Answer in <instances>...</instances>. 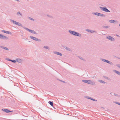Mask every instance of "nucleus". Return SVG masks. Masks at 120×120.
<instances>
[{
	"mask_svg": "<svg viewBox=\"0 0 120 120\" xmlns=\"http://www.w3.org/2000/svg\"><path fill=\"white\" fill-rule=\"evenodd\" d=\"M5 59L8 61H11V60L8 58H6Z\"/></svg>",
	"mask_w": 120,
	"mask_h": 120,
	"instance_id": "c756f323",
	"label": "nucleus"
},
{
	"mask_svg": "<svg viewBox=\"0 0 120 120\" xmlns=\"http://www.w3.org/2000/svg\"><path fill=\"white\" fill-rule=\"evenodd\" d=\"M0 48H2L3 49L6 50H8V49L7 47H6L2 46L0 45Z\"/></svg>",
	"mask_w": 120,
	"mask_h": 120,
	"instance_id": "f3484780",
	"label": "nucleus"
},
{
	"mask_svg": "<svg viewBox=\"0 0 120 120\" xmlns=\"http://www.w3.org/2000/svg\"><path fill=\"white\" fill-rule=\"evenodd\" d=\"M101 60L107 63L110 64L111 65H113V63L109 61L108 60H106L104 59H101Z\"/></svg>",
	"mask_w": 120,
	"mask_h": 120,
	"instance_id": "423d86ee",
	"label": "nucleus"
},
{
	"mask_svg": "<svg viewBox=\"0 0 120 120\" xmlns=\"http://www.w3.org/2000/svg\"><path fill=\"white\" fill-rule=\"evenodd\" d=\"M82 81L83 82L87 83L88 80H82Z\"/></svg>",
	"mask_w": 120,
	"mask_h": 120,
	"instance_id": "bb28decb",
	"label": "nucleus"
},
{
	"mask_svg": "<svg viewBox=\"0 0 120 120\" xmlns=\"http://www.w3.org/2000/svg\"><path fill=\"white\" fill-rule=\"evenodd\" d=\"M65 49L67 50H68L70 51H72L71 49L69 48L66 47L65 48Z\"/></svg>",
	"mask_w": 120,
	"mask_h": 120,
	"instance_id": "5701e85b",
	"label": "nucleus"
},
{
	"mask_svg": "<svg viewBox=\"0 0 120 120\" xmlns=\"http://www.w3.org/2000/svg\"><path fill=\"white\" fill-rule=\"evenodd\" d=\"M115 103L117 104H118V103H119V102H114Z\"/></svg>",
	"mask_w": 120,
	"mask_h": 120,
	"instance_id": "4c0bfd02",
	"label": "nucleus"
},
{
	"mask_svg": "<svg viewBox=\"0 0 120 120\" xmlns=\"http://www.w3.org/2000/svg\"><path fill=\"white\" fill-rule=\"evenodd\" d=\"M99 13L96 12L95 13H93V14L99 16Z\"/></svg>",
	"mask_w": 120,
	"mask_h": 120,
	"instance_id": "393cba45",
	"label": "nucleus"
},
{
	"mask_svg": "<svg viewBox=\"0 0 120 120\" xmlns=\"http://www.w3.org/2000/svg\"><path fill=\"white\" fill-rule=\"evenodd\" d=\"M78 57L79 59H81L83 60H84L83 59V58H82V57L81 56H79Z\"/></svg>",
	"mask_w": 120,
	"mask_h": 120,
	"instance_id": "c85d7f7f",
	"label": "nucleus"
},
{
	"mask_svg": "<svg viewBox=\"0 0 120 120\" xmlns=\"http://www.w3.org/2000/svg\"><path fill=\"white\" fill-rule=\"evenodd\" d=\"M10 20L11 22L12 23H13V24H15L17 25H18L19 26H22V27H23L22 26V24L19 22L15 21L11 19H10Z\"/></svg>",
	"mask_w": 120,
	"mask_h": 120,
	"instance_id": "f03ea898",
	"label": "nucleus"
},
{
	"mask_svg": "<svg viewBox=\"0 0 120 120\" xmlns=\"http://www.w3.org/2000/svg\"><path fill=\"white\" fill-rule=\"evenodd\" d=\"M16 0L17 1H19V0Z\"/></svg>",
	"mask_w": 120,
	"mask_h": 120,
	"instance_id": "ea45409f",
	"label": "nucleus"
},
{
	"mask_svg": "<svg viewBox=\"0 0 120 120\" xmlns=\"http://www.w3.org/2000/svg\"><path fill=\"white\" fill-rule=\"evenodd\" d=\"M104 77L105 78V79H107V80H110V79L108 77H107L105 76H104Z\"/></svg>",
	"mask_w": 120,
	"mask_h": 120,
	"instance_id": "a878e982",
	"label": "nucleus"
},
{
	"mask_svg": "<svg viewBox=\"0 0 120 120\" xmlns=\"http://www.w3.org/2000/svg\"><path fill=\"white\" fill-rule=\"evenodd\" d=\"M116 66L118 68H120V64H117Z\"/></svg>",
	"mask_w": 120,
	"mask_h": 120,
	"instance_id": "f704fd0d",
	"label": "nucleus"
},
{
	"mask_svg": "<svg viewBox=\"0 0 120 120\" xmlns=\"http://www.w3.org/2000/svg\"><path fill=\"white\" fill-rule=\"evenodd\" d=\"M113 71L114 72L116 73L118 75H120V72H119L117 70H114Z\"/></svg>",
	"mask_w": 120,
	"mask_h": 120,
	"instance_id": "6ab92c4d",
	"label": "nucleus"
},
{
	"mask_svg": "<svg viewBox=\"0 0 120 120\" xmlns=\"http://www.w3.org/2000/svg\"><path fill=\"white\" fill-rule=\"evenodd\" d=\"M10 20L11 22L12 23H13V24H15L17 25H18L19 26H22V27H23L22 26V24L19 22L15 21L11 19H10Z\"/></svg>",
	"mask_w": 120,
	"mask_h": 120,
	"instance_id": "7ed1b4c3",
	"label": "nucleus"
},
{
	"mask_svg": "<svg viewBox=\"0 0 120 120\" xmlns=\"http://www.w3.org/2000/svg\"><path fill=\"white\" fill-rule=\"evenodd\" d=\"M48 103L51 106H53V103L51 101H49Z\"/></svg>",
	"mask_w": 120,
	"mask_h": 120,
	"instance_id": "b1692460",
	"label": "nucleus"
},
{
	"mask_svg": "<svg viewBox=\"0 0 120 120\" xmlns=\"http://www.w3.org/2000/svg\"><path fill=\"white\" fill-rule=\"evenodd\" d=\"M44 48L46 49L49 50L50 49V48L48 46H44L43 47Z\"/></svg>",
	"mask_w": 120,
	"mask_h": 120,
	"instance_id": "4be33fe9",
	"label": "nucleus"
},
{
	"mask_svg": "<svg viewBox=\"0 0 120 120\" xmlns=\"http://www.w3.org/2000/svg\"><path fill=\"white\" fill-rule=\"evenodd\" d=\"M28 18L31 20H33V21L34 20V19H33L31 17H28Z\"/></svg>",
	"mask_w": 120,
	"mask_h": 120,
	"instance_id": "2f4dec72",
	"label": "nucleus"
},
{
	"mask_svg": "<svg viewBox=\"0 0 120 120\" xmlns=\"http://www.w3.org/2000/svg\"><path fill=\"white\" fill-rule=\"evenodd\" d=\"M106 38L107 39L112 41H114L115 40L114 38L110 36H107Z\"/></svg>",
	"mask_w": 120,
	"mask_h": 120,
	"instance_id": "0eeeda50",
	"label": "nucleus"
},
{
	"mask_svg": "<svg viewBox=\"0 0 120 120\" xmlns=\"http://www.w3.org/2000/svg\"><path fill=\"white\" fill-rule=\"evenodd\" d=\"M53 53L60 56H62V54L61 53L57 51L54 52Z\"/></svg>",
	"mask_w": 120,
	"mask_h": 120,
	"instance_id": "ddd939ff",
	"label": "nucleus"
},
{
	"mask_svg": "<svg viewBox=\"0 0 120 120\" xmlns=\"http://www.w3.org/2000/svg\"><path fill=\"white\" fill-rule=\"evenodd\" d=\"M119 25L120 27V24H119Z\"/></svg>",
	"mask_w": 120,
	"mask_h": 120,
	"instance_id": "37998d69",
	"label": "nucleus"
},
{
	"mask_svg": "<svg viewBox=\"0 0 120 120\" xmlns=\"http://www.w3.org/2000/svg\"><path fill=\"white\" fill-rule=\"evenodd\" d=\"M29 42H30V41H29Z\"/></svg>",
	"mask_w": 120,
	"mask_h": 120,
	"instance_id": "c03bdc74",
	"label": "nucleus"
},
{
	"mask_svg": "<svg viewBox=\"0 0 120 120\" xmlns=\"http://www.w3.org/2000/svg\"><path fill=\"white\" fill-rule=\"evenodd\" d=\"M1 31L2 32L7 34H12L10 32L5 31V30H2Z\"/></svg>",
	"mask_w": 120,
	"mask_h": 120,
	"instance_id": "9b49d317",
	"label": "nucleus"
},
{
	"mask_svg": "<svg viewBox=\"0 0 120 120\" xmlns=\"http://www.w3.org/2000/svg\"><path fill=\"white\" fill-rule=\"evenodd\" d=\"M22 27L25 29L26 30H27L33 34H37V33L36 32H35L34 30H30L28 28H26V27Z\"/></svg>",
	"mask_w": 120,
	"mask_h": 120,
	"instance_id": "20e7f679",
	"label": "nucleus"
},
{
	"mask_svg": "<svg viewBox=\"0 0 120 120\" xmlns=\"http://www.w3.org/2000/svg\"><path fill=\"white\" fill-rule=\"evenodd\" d=\"M16 61L19 63H21L22 60L20 59L17 58L16 59Z\"/></svg>",
	"mask_w": 120,
	"mask_h": 120,
	"instance_id": "2eb2a0df",
	"label": "nucleus"
},
{
	"mask_svg": "<svg viewBox=\"0 0 120 120\" xmlns=\"http://www.w3.org/2000/svg\"><path fill=\"white\" fill-rule=\"evenodd\" d=\"M2 110L7 113H8L9 112H13L12 111H10L9 110L7 109H2Z\"/></svg>",
	"mask_w": 120,
	"mask_h": 120,
	"instance_id": "9d476101",
	"label": "nucleus"
},
{
	"mask_svg": "<svg viewBox=\"0 0 120 120\" xmlns=\"http://www.w3.org/2000/svg\"><path fill=\"white\" fill-rule=\"evenodd\" d=\"M102 27L105 28H108V26H102Z\"/></svg>",
	"mask_w": 120,
	"mask_h": 120,
	"instance_id": "cd10ccee",
	"label": "nucleus"
},
{
	"mask_svg": "<svg viewBox=\"0 0 120 120\" xmlns=\"http://www.w3.org/2000/svg\"><path fill=\"white\" fill-rule=\"evenodd\" d=\"M115 103L117 104H118V103H119V102H114Z\"/></svg>",
	"mask_w": 120,
	"mask_h": 120,
	"instance_id": "e433bc0d",
	"label": "nucleus"
},
{
	"mask_svg": "<svg viewBox=\"0 0 120 120\" xmlns=\"http://www.w3.org/2000/svg\"><path fill=\"white\" fill-rule=\"evenodd\" d=\"M47 16L49 17H52L50 15H47Z\"/></svg>",
	"mask_w": 120,
	"mask_h": 120,
	"instance_id": "c9c22d12",
	"label": "nucleus"
},
{
	"mask_svg": "<svg viewBox=\"0 0 120 120\" xmlns=\"http://www.w3.org/2000/svg\"><path fill=\"white\" fill-rule=\"evenodd\" d=\"M87 83L91 85H94L95 83L94 82H93L90 80H88Z\"/></svg>",
	"mask_w": 120,
	"mask_h": 120,
	"instance_id": "f8f14e48",
	"label": "nucleus"
},
{
	"mask_svg": "<svg viewBox=\"0 0 120 120\" xmlns=\"http://www.w3.org/2000/svg\"><path fill=\"white\" fill-rule=\"evenodd\" d=\"M62 81V82H65L63 81Z\"/></svg>",
	"mask_w": 120,
	"mask_h": 120,
	"instance_id": "79ce46f5",
	"label": "nucleus"
},
{
	"mask_svg": "<svg viewBox=\"0 0 120 120\" xmlns=\"http://www.w3.org/2000/svg\"><path fill=\"white\" fill-rule=\"evenodd\" d=\"M116 58H118L119 59H120V58H119V57H116Z\"/></svg>",
	"mask_w": 120,
	"mask_h": 120,
	"instance_id": "a19ab883",
	"label": "nucleus"
},
{
	"mask_svg": "<svg viewBox=\"0 0 120 120\" xmlns=\"http://www.w3.org/2000/svg\"><path fill=\"white\" fill-rule=\"evenodd\" d=\"M30 37L31 39L34 40L39 41H41V40L39 39L36 37L32 36H30Z\"/></svg>",
	"mask_w": 120,
	"mask_h": 120,
	"instance_id": "1a4fd4ad",
	"label": "nucleus"
},
{
	"mask_svg": "<svg viewBox=\"0 0 120 120\" xmlns=\"http://www.w3.org/2000/svg\"><path fill=\"white\" fill-rule=\"evenodd\" d=\"M11 61L12 62L15 63L16 62V60H11Z\"/></svg>",
	"mask_w": 120,
	"mask_h": 120,
	"instance_id": "7c9ffc66",
	"label": "nucleus"
},
{
	"mask_svg": "<svg viewBox=\"0 0 120 120\" xmlns=\"http://www.w3.org/2000/svg\"><path fill=\"white\" fill-rule=\"evenodd\" d=\"M17 15H20L21 16H22V14H21V13H20V12L19 11L18 12H17Z\"/></svg>",
	"mask_w": 120,
	"mask_h": 120,
	"instance_id": "473e14b6",
	"label": "nucleus"
},
{
	"mask_svg": "<svg viewBox=\"0 0 120 120\" xmlns=\"http://www.w3.org/2000/svg\"><path fill=\"white\" fill-rule=\"evenodd\" d=\"M99 16L103 17H105V15L103 14L99 13Z\"/></svg>",
	"mask_w": 120,
	"mask_h": 120,
	"instance_id": "412c9836",
	"label": "nucleus"
},
{
	"mask_svg": "<svg viewBox=\"0 0 120 120\" xmlns=\"http://www.w3.org/2000/svg\"><path fill=\"white\" fill-rule=\"evenodd\" d=\"M109 21L111 23H115L116 21L113 20H109Z\"/></svg>",
	"mask_w": 120,
	"mask_h": 120,
	"instance_id": "a211bd4d",
	"label": "nucleus"
},
{
	"mask_svg": "<svg viewBox=\"0 0 120 120\" xmlns=\"http://www.w3.org/2000/svg\"><path fill=\"white\" fill-rule=\"evenodd\" d=\"M100 8L101 10L105 12H110V11L105 7H100Z\"/></svg>",
	"mask_w": 120,
	"mask_h": 120,
	"instance_id": "39448f33",
	"label": "nucleus"
},
{
	"mask_svg": "<svg viewBox=\"0 0 120 120\" xmlns=\"http://www.w3.org/2000/svg\"><path fill=\"white\" fill-rule=\"evenodd\" d=\"M0 39H2L3 40H8V38L5 36L0 34Z\"/></svg>",
	"mask_w": 120,
	"mask_h": 120,
	"instance_id": "6e6552de",
	"label": "nucleus"
},
{
	"mask_svg": "<svg viewBox=\"0 0 120 120\" xmlns=\"http://www.w3.org/2000/svg\"><path fill=\"white\" fill-rule=\"evenodd\" d=\"M85 98H87V99H90L91 100H92L93 101H97V100H96L95 99H94L93 98H92L90 97H89V96H86Z\"/></svg>",
	"mask_w": 120,
	"mask_h": 120,
	"instance_id": "4468645a",
	"label": "nucleus"
},
{
	"mask_svg": "<svg viewBox=\"0 0 120 120\" xmlns=\"http://www.w3.org/2000/svg\"><path fill=\"white\" fill-rule=\"evenodd\" d=\"M68 31L69 33L71 35L75 36H78L80 37H81V34L77 32L73 31L71 30H69Z\"/></svg>",
	"mask_w": 120,
	"mask_h": 120,
	"instance_id": "f257e3e1",
	"label": "nucleus"
},
{
	"mask_svg": "<svg viewBox=\"0 0 120 120\" xmlns=\"http://www.w3.org/2000/svg\"><path fill=\"white\" fill-rule=\"evenodd\" d=\"M118 104L120 105V103L119 102V103H118Z\"/></svg>",
	"mask_w": 120,
	"mask_h": 120,
	"instance_id": "58836bf2",
	"label": "nucleus"
},
{
	"mask_svg": "<svg viewBox=\"0 0 120 120\" xmlns=\"http://www.w3.org/2000/svg\"><path fill=\"white\" fill-rule=\"evenodd\" d=\"M86 31L87 32H89L91 33H93L95 32V31H94L93 30H90L89 29H87Z\"/></svg>",
	"mask_w": 120,
	"mask_h": 120,
	"instance_id": "dca6fc26",
	"label": "nucleus"
},
{
	"mask_svg": "<svg viewBox=\"0 0 120 120\" xmlns=\"http://www.w3.org/2000/svg\"><path fill=\"white\" fill-rule=\"evenodd\" d=\"M98 81L99 82H100L104 84H105L106 83V82L103 80H98Z\"/></svg>",
	"mask_w": 120,
	"mask_h": 120,
	"instance_id": "aec40b11",
	"label": "nucleus"
},
{
	"mask_svg": "<svg viewBox=\"0 0 120 120\" xmlns=\"http://www.w3.org/2000/svg\"><path fill=\"white\" fill-rule=\"evenodd\" d=\"M114 94L115 96H116L119 97L120 96L119 95L117 94L114 93Z\"/></svg>",
	"mask_w": 120,
	"mask_h": 120,
	"instance_id": "72a5a7b5",
	"label": "nucleus"
}]
</instances>
